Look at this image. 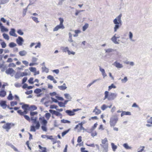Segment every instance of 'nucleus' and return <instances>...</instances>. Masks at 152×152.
Instances as JSON below:
<instances>
[{
    "label": "nucleus",
    "mask_w": 152,
    "mask_h": 152,
    "mask_svg": "<svg viewBox=\"0 0 152 152\" xmlns=\"http://www.w3.org/2000/svg\"><path fill=\"white\" fill-rule=\"evenodd\" d=\"M28 75V73L26 72H21V76L22 77L25 76H27Z\"/></svg>",
    "instance_id": "63"
},
{
    "label": "nucleus",
    "mask_w": 152,
    "mask_h": 152,
    "mask_svg": "<svg viewBox=\"0 0 152 152\" xmlns=\"http://www.w3.org/2000/svg\"><path fill=\"white\" fill-rule=\"evenodd\" d=\"M15 71L12 68H9L5 71V73L8 75H10L11 76H13V75H12V74H14Z\"/></svg>",
    "instance_id": "9"
},
{
    "label": "nucleus",
    "mask_w": 152,
    "mask_h": 152,
    "mask_svg": "<svg viewBox=\"0 0 152 152\" xmlns=\"http://www.w3.org/2000/svg\"><path fill=\"white\" fill-rule=\"evenodd\" d=\"M118 121V118L117 115H113L111 117L110 119V126L114 127Z\"/></svg>",
    "instance_id": "4"
},
{
    "label": "nucleus",
    "mask_w": 152,
    "mask_h": 152,
    "mask_svg": "<svg viewBox=\"0 0 152 152\" xmlns=\"http://www.w3.org/2000/svg\"><path fill=\"white\" fill-rule=\"evenodd\" d=\"M39 151L40 152H46V148L45 147H42L40 145H39Z\"/></svg>",
    "instance_id": "21"
},
{
    "label": "nucleus",
    "mask_w": 152,
    "mask_h": 152,
    "mask_svg": "<svg viewBox=\"0 0 152 152\" xmlns=\"http://www.w3.org/2000/svg\"><path fill=\"white\" fill-rule=\"evenodd\" d=\"M97 106H96L93 112V113L95 112V114L97 115H99L101 113V111L100 110L97 109Z\"/></svg>",
    "instance_id": "16"
},
{
    "label": "nucleus",
    "mask_w": 152,
    "mask_h": 152,
    "mask_svg": "<svg viewBox=\"0 0 152 152\" xmlns=\"http://www.w3.org/2000/svg\"><path fill=\"white\" fill-rule=\"evenodd\" d=\"M1 45L2 47L3 48H5L6 46V44L4 42H1Z\"/></svg>",
    "instance_id": "62"
},
{
    "label": "nucleus",
    "mask_w": 152,
    "mask_h": 152,
    "mask_svg": "<svg viewBox=\"0 0 152 152\" xmlns=\"http://www.w3.org/2000/svg\"><path fill=\"white\" fill-rule=\"evenodd\" d=\"M79 109H74L72 110H67L65 112L67 115L69 116H73L75 114V112L80 110Z\"/></svg>",
    "instance_id": "7"
},
{
    "label": "nucleus",
    "mask_w": 152,
    "mask_h": 152,
    "mask_svg": "<svg viewBox=\"0 0 152 152\" xmlns=\"http://www.w3.org/2000/svg\"><path fill=\"white\" fill-rule=\"evenodd\" d=\"M30 115L32 117H33L34 115L37 114V113L36 112H31L30 113Z\"/></svg>",
    "instance_id": "60"
},
{
    "label": "nucleus",
    "mask_w": 152,
    "mask_h": 152,
    "mask_svg": "<svg viewBox=\"0 0 152 152\" xmlns=\"http://www.w3.org/2000/svg\"><path fill=\"white\" fill-rule=\"evenodd\" d=\"M123 147L126 149H131L132 148L131 147L129 146L127 143H125L123 145Z\"/></svg>",
    "instance_id": "26"
},
{
    "label": "nucleus",
    "mask_w": 152,
    "mask_h": 152,
    "mask_svg": "<svg viewBox=\"0 0 152 152\" xmlns=\"http://www.w3.org/2000/svg\"><path fill=\"white\" fill-rule=\"evenodd\" d=\"M17 33L20 35H22L23 34V32L20 29H19L17 31Z\"/></svg>",
    "instance_id": "58"
},
{
    "label": "nucleus",
    "mask_w": 152,
    "mask_h": 152,
    "mask_svg": "<svg viewBox=\"0 0 152 152\" xmlns=\"http://www.w3.org/2000/svg\"><path fill=\"white\" fill-rule=\"evenodd\" d=\"M21 72H17L15 75V77L16 79H18L21 77Z\"/></svg>",
    "instance_id": "27"
},
{
    "label": "nucleus",
    "mask_w": 152,
    "mask_h": 152,
    "mask_svg": "<svg viewBox=\"0 0 152 152\" xmlns=\"http://www.w3.org/2000/svg\"><path fill=\"white\" fill-rule=\"evenodd\" d=\"M147 122L148 123H150L152 124V117H151L149 119L147 120Z\"/></svg>",
    "instance_id": "64"
},
{
    "label": "nucleus",
    "mask_w": 152,
    "mask_h": 152,
    "mask_svg": "<svg viewBox=\"0 0 152 152\" xmlns=\"http://www.w3.org/2000/svg\"><path fill=\"white\" fill-rule=\"evenodd\" d=\"M42 70L43 72H45L46 73L48 72L49 71L48 69L45 66L42 67Z\"/></svg>",
    "instance_id": "44"
},
{
    "label": "nucleus",
    "mask_w": 152,
    "mask_h": 152,
    "mask_svg": "<svg viewBox=\"0 0 152 152\" xmlns=\"http://www.w3.org/2000/svg\"><path fill=\"white\" fill-rule=\"evenodd\" d=\"M89 25L88 23H86L83 27V31H85L88 27Z\"/></svg>",
    "instance_id": "32"
},
{
    "label": "nucleus",
    "mask_w": 152,
    "mask_h": 152,
    "mask_svg": "<svg viewBox=\"0 0 152 152\" xmlns=\"http://www.w3.org/2000/svg\"><path fill=\"white\" fill-rule=\"evenodd\" d=\"M41 129L44 131L46 132L47 131L46 126H41Z\"/></svg>",
    "instance_id": "53"
},
{
    "label": "nucleus",
    "mask_w": 152,
    "mask_h": 152,
    "mask_svg": "<svg viewBox=\"0 0 152 152\" xmlns=\"http://www.w3.org/2000/svg\"><path fill=\"white\" fill-rule=\"evenodd\" d=\"M37 108L35 105H33L31 106L29 108V110H36Z\"/></svg>",
    "instance_id": "35"
},
{
    "label": "nucleus",
    "mask_w": 152,
    "mask_h": 152,
    "mask_svg": "<svg viewBox=\"0 0 152 152\" xmlns=\"http://www.w3.org/2000/svg\"><path fill=\"white\" fill-rule=\"evenodd\" d=\"M47 121L45 119H43L42 121V126H46Z\"/></svg>",
    "instance_id": "47"
},
{
    "label": "nucleus",
    "mask_w": 152,
    "mask_h": 152,
    "mask_svg": "<svg viewBox=\"0 0 152 152\" xmlns=\"http://www.w3.org/2000/svg\"><path fill=\"white\" fill-rule=\"evenodd\" d=\"M50 116L51 115L49 113H46L45 114V117L48 120L50 118Z\"/></svg>",
    "instance_id": "50"
},
{
    "label": "nucleus",
    "mask_w": 152,
    "mask_h": 152,
    "mask_svg": "<svg viewBox=\"0 0 152 152\" xmlns=\"http://www.w3.org/2000/svg\"><path fill=\"white\" fill-rule=\"evenodd\" d=\"M101 80V78H99L93 80L91 82L89 83L87 86L88 88H89L92 85L97 81H99Z\"/></svg>",
    "instance_id": "13"
},
{
    "label": "nucleus",
    "mask_w": 152,
    "mask_h": 152,
    "mask_svg": "<svg viewBox=\"0 0 152 152\" xmlns=\"http://www.w3.org/2000/svg\"><path fill=\"white\" fill-rule=\"evenodd\" d=\"M116 88V86L114 85L113 84H112L110 86L108 87V91H110L112 88Z\"/></svg>",
    "instance_id": "36"
},
{
    "label": "nucleus",
    "mask_w": 152,
    "mask_h": 152,
    "mask_svg": "<svg viewBox=\"0 0 152 152\" xmlns=\"http://www.w3.org/2000/svg\"><path fill=\"white\" fill-rule=\"evenodd\" d=\"M29 69L31 72L35 73L36 72V69L35 67H30L29 68Z\"/></svg>",
    "instance_id": "33"
},
{
    "label": "nucleus",
    "mask_w": 152,
    "mask_h": 152,
    "mask_svg": "<svg viewBox=\"0 0 152 152\" xmlns=\"http://www.w3.org/2000/svg\"><path fill=\"white\" fill-rule=\"evenodd\" d=\"M61 122L62 123H68L70 124V121L67 120H65L64 119H62L61 120Z\"/></svg>",
    "instance_id": "40"
},
{
    "label": "nucleus",
    "mask_w": 152,
    "mask_h": 152,
    "mask_svg": "<svg viewBox=\"0 0 152 152\" xmlns=\"http://www.w3.org/2000/svg\"><path fill=\"white\" fill-rule=\"evenodd\" d=\"M29 3L28 4V6L27 7V8H28V7L31 5H32L34 3V1L33 0H29Z\"/></svg>",
    "instance_id": "57"
},
{
    "label": "nucleus",
    "mask_w": 152,
    "mask_h": 152,
    "mask_svg": "<svg viewBox=\"0 0 152 152\" xmlns=\"http://www.w3.org/2000/svg\"><path fill=\"white\" fill-rule=\"evenodd\" d=\"M10 93L7 97V99L9 100H12L13 99V96L11 93V91H10Z\"/></svg>",
    "instance_id": "45"
},
{
    "label": "nucleus",
    "mask_w": 152,
    "mask_h": 152,
    "mask_svg": "<svg viewBox=\"0 0 152 152\" xmlns=\"http://www.w3.org/2000/svg\"><path fill=\"white\" fill-rule=\"evenodd\" d=\"M17 104V102H11L10 103V105L11 106H13Z\"/></svg>",
    "instance_id": "61"
},
{
    "label": "nucleus",
    "mask_w": 152,
    "mask_h": 152,
    "mask_svg": "<svg viewBox=\"0 0 152 152\" xmlns=\"http://www.w3.org/2000/svg\"><path fill=\"white\" fill-rule=\"evenodd\" d=\"M61 49L62 51L64 52H68L69 50V48L67 47H62L61 48Z\"/></svg>",
    "instance_id": "25"
},
{
    "label": "nucleus",
    "mask_w": 152,
    "mask_h": 152,
    "mask_svg": "<svg viewBox=\"0 0 152 152\" xmlns=\"http://www.w3.org/2000/svg\"><path fill=\"white\" fill-rule=\"evenodd\" d=\"M37 117H31L32 123L34 124H36V125L34 126V124H33L31 126L30 131L35 132L36 129L38 130L39 129L40 125L39 121L37 120Z\"/></svg>",
    "instance_id": "1"
},
{
    "label": "nucleus",
    "mask_w": 152,
    "mask_h": 152,
    "mask_svg": "<svg viewBox=\"0 0 152 152\" xmlns=\"http://www.w3.org/2000/svg\"><path fill=\"white\" fill-rule=\"evenodd\" d=\"M24 41L23 38L20 36L16 39V42L19 46H22Z\"/></svg>",
    "instance_id": "8"
},
{
    "label": "nucleus",
    "mask_w": 152,
    "mask_h": 152,
    "mask_svg": "<svg viewBox=\"0 0 152 152\" xmlns=\"http://www.w3.org/2000/svg\"><path fill=\"white\" fill-rule=\"evenodd\" d=\"M0 28L1 29V31L2 32L4 31L7 32L8 31V29L5 28L4 26H1L0 27Z\"/></svg>",
    "instance_id": "30"
},
{
    "label": "nucleus",
    "mask_w": 152,
    "mask_h": 152,
    "mask_svg": "<svg viewBox=\"0 0 152 152\" xmlns=\"http://www.w3.org/2000/svg\"><path fill=\"white\" fill-rule=\"evenodd\" d=\"M145 148L144 146H140L137 149V152H142Z\"/></svg>",
    "instance_id": "28"
},
{
    "label": "nucleus",
    "mask_w": 152,
    "mask_h": 152,
    "mask_svg": "<svg viewBox=\"0 0 152 152\" xmlns=\"http://www.w3.org/2000/svg\"><path fill=\"white\" fill-rule=\"evenodd\" d=\"M16 45V44L13 42H11L9 44V46L11 48H13Z\"/></svg>",
    "instance_id": "34"
},
{
    "label": "nucleus",
    "mask_w": 152,
    "mask_h": 152,
    "mask_svg": "<svg viewBox=\"0 0 152 152\" xmlns=\"http://www.w3.org/2000/svg\"><path fill=\"white\" fill-rule=\"evenodd\" d=\"M101 146L103 148L102 150V152H107L108 151V146L107 145V144H106L105 145H101Z\"/></svg>",
    "instance_id": "17"
},
{
    "label": "nucleus",
    "mask_w": 152,
    "mask_h": 152,
    "mask_svg": "<svg viewBox=\"0 0 152 152\" xmlns=\"http://www.w3.org/2000/svg\"><path fill=\"white\" fill-rule=\"evenodd\" d=\"M58 20L60 22V24L59 25L57 26L54 28L53 29V31H57L60 29H64L65 28V27L63 24V23L64 21L63 19L61 18H58Z\"/></svg>",
    "instance_id": "5"
},
{
    "label": "nucleus",
    "mask_w": 152,
    "mask_h": 152,
    "mask_svg": "<svg viewBox=\"0 0 152 152\" xmlns=\"http://www.w3.org/2000/svg\"><path fill=\"white\" fill-rule=\"evenodd\" d=\"M19 54L20 56H26L27 54V52L25 50H23L20 51Z\"/></svg>",
    "instance_id": "22"
},
{
    "label": "nucleus",
    "mask_w": 152,
    "mask_h": 152,
    "mask_svg": "<svg viewBox=\"0 0 152 152\" xmlns=\"http://www.w3.org/2000/svg\"><path fill=\"white\" fill-rule=\"evenodd\" d=\"M113 65L118 68H122L123 67L122 64L118 62L117 61L115 62L113 64Z\"/></svg>",
    "instance_id": "10"
},
{
    "label": "nucleus",
    "mask_w": 152,
    "mask_h": 152,
    "mask_svg": "<svg viewBox=\"0 0 152 152\" xmlns=\"http://www.w3.org/2000/svg\"><path fill=\"white\" fill-rule=\"evenodd\" d=\"M122 16V15L121 14L113 20V23L115 24L114 27V32L117 31V30L122 25V22L121 20Z\"/></svg>",
    "instance_id": "2"
},
{
    "label": "nucleus",
    "mask_w": 152,
    "mask_h": 152,
    "mask_svg": "<svg viewBox=\"0 0 152 152\" xmlns=\"http://www.w3.org/2000/svg\"><path fill=\"white\" fill-rule=\"evenodd\" d=\"M111 144V146H112V148L113 149V151H115V150L117 148V146L116 145H115L114 143H112Z\"/></svg>",
    "instance_id": "42"
},
{
    "label": "nucleus",
    "mask_w": 152,
    "mask_h": 152,
    "mask_svg": "<svg viewBox=\"0 0 152 152\" xmlns=\"http://www.w3.org/2000/svg\"><path fill=\"white\" fill-rule=\"evenodd\" d=\"M42 90L39 88H37L34 91V93L36 94H39L41 92Z\"/></svg>",
    "instance_id": "41"
},
{
    "label": "nucleus",
    "mask_w": 152,
    "mask_h": 152,
    "mask_svg": "<svg viewBox=\"0 0 152 152\" xmlns=\"http://www.w3.org/2000/svg\"><path fill=\"white\" fill-rule=\"evenodd\" d=\"M3 36L4 37V38L6 39H7V40H9V36L5 33H4L3 34Z\"/></svg>",
    "instance_id": "43"
},
{
    "label": "nucleus",
    "mask_w": 152,
    "mask_h": 152,
    "mask_svg": "<svg viewBox=\"0 0 152 152\" xmlns=\"http://www.w3.org/2000/svg\"><path fill=\"white\" fill-rule=\"evenodd\" d=\"M6 144L7 145L10 146L16 152H19L18 149L9 142H7Z\"/></svg>",
    "instance_id": "11"
},
{
    "label": "nucleus",
    "mask_w": 152,
    "mask_h": 152,
    "mask_svg": "<svg viewBox=\"0 0 152 152\" xmlns=\"http://www.w3.org/2000/svg\"><path fill=\"white\" fill-rule=\"evenodd\" d=\"M115 34L111 39V40L115 44H118L119 43L117 41V37L115 36Z\"/></svg>",
    "instance_id": "20"
},
{
    "label": "nucleus",
    "mask_w": 152,
    "mask_h": 152,
    "mask_svg": "<svg viewBox=\"0 0 152 152\" xmlns=\"http://www.w3.org/2000/svg\"><path fill=\"white\" fill-rule=\"evenodd\" d=\"M70 130V129H69L68 130H66L65 131L63 132H62L61 134L62 136L64 137L65 135L67 133H68L69 131Z\"/></svg>",
    "instance_id": "39"
},
{
    "label": "nucleus",
    "mask_w": 152,
    "mask_h": 152,
    "mask_svg": "<svg viewBox=\"0 0 152 152\" xmlns=\"http://www.w3.org/2000/svg\"><path fill=\"white\" fill-rule=\"evenodd\" d=\"M64 95L65 98L66 99H69V101H70L72 97L71 96L69 95V94H65Z\"/></svg>",
    "instance_id": "29"
},
{
    "label": "nucleus",
    "mask_w": 152,
    "mask_h": 152,
    "mask_svg": "<svg viewBox=\"0 0 152 152\" xmlns=\"http://www.w3.org/2000/svg\"><path fill=\"white\" fill-rule=\"evenodd\" d=\"M0 105L3 108L5 109L7 106L6 104V102L4 101H2L0 103Z\"/></svg>",
    "instance_id": "14"
},
{
    "label": "nucleus",
    "mask_w": 152,
    "mask_h": 152,
    "mask_svg": "<svg viewBox=\"0 0 152 152\" xmlns=\"http://www.w3.org/2000/svg\"><path fill=\"white\" fill-rule=\"evenodd\" d=\"M102 144H100V145H105L106 144H107V145L108 146V141L106 138H105L104 139L102 140Z\"/></svg>",
    "instance_id": "18"
},
{
    "label": "nucleus",
    "mask_w": 152,
    "mask_h": 152,
    "mask_svg": "<svg viewBox=\"0 0 152 152\" xmlns=\"http://www.w3.org/2000/svg\"><path fill=\"white\" fill-rule=\"evenodd\" d=\"M9 34L11 36L15 37H17V35L15 33V30L14 28H11V31L9 32Z\"/></svg>",
    "instance_id": "12"
},
{
    "label": "nucleus",
    "mask_w": 152,
    "mask_h": 152,
    "mask_svg": "<svg viewBox=\"0 0 152 152\" xmlns=\"http://www.w3.org/2000/svg\"><path fill=\"white\" fill-rule=\"evenodd\" d=\"M47 78L51 81L54 80V79L53 77L51 75H48L47 77Z\"/></svg>",
    "instance_id": "51"
},
{
    "label": "nucleus",
    "mask_w": 152,
    "mask_h": 152,
    "mask_svg": "<svg viewBox=\"0 0 152 152\" xmlns=\"http://www.w3.org/2000/svg\"><path fill=\"white\" fill-rule=\"evenodd\" d=\"M109 92L106 91L104 92V97L103 99L104 100L107 99L108 100H113L115 99L117 96V94L115 93H111L109 96Z\"/></svg>",
    "instance_id": "3"
},
{
    "label": "nucleus",
    "mask_w": 152,
    "mask_h": 152,
    "mask_svg": "<svg viewBox=\"0 0 152 152\" xmlns=\"http://www.w3.org/2000/svg\"><path fill=\"white\" fill-rule=\"evenodd\" d=\"M55 115L57 116H61L60 118H61L62 117V114L59 112H58L56 111L55 114Z\"/></svg>",
    "instance_id": "49"
},
{
    "label": "nucleus",
    "mask_w": 152,
    "mask_h": 152,
    "mask_svg": "<svg viewBox=\"0 0 152 152\" xmlns=\"http://www.w3.org/2000/svg\"><path fill=\"white\" fill-rule=\"evenodd\" d=\"M105 51L106 53H109L114 51V50L113 49L110 48L105 50Z\"/></svg>",
    "instance_id": "37"
},
{
    "label": "nucleus",
    "mask_w": 152,
    "mask_h": 152,
    "mask_svg": "<svg viewBox=\"0 0 152 152\" xmlns=\"http://www.w3.org/2000/svg\"><path fill=\"white\" fill-rule=\"evenodd\" d=\"M129 38L131 41H133V42L134 41V40L132 39L133 35L131 31H130L129 32Z\"/></svg>",
    "instance_id": "31"
},
{
    "label": "nucleus",
    "mask_w": 152,
    "mask_h": 152,
    "mask_svg": "<svg viewBox=\"0 0 152 152\" xmlns=\"http://www.w3.org/2000/svg\"><path fill=\"white\" fill-rule=\"evenodd\" d=\"M131 113L129 112L123 111L121 114V116L122 117L124 115H131Z\"/></svg>",
    "instance_id": "24"
},
{
    "label": "nucleus",
    "mask_w": 152,
    "mask_h": 152,
    "mask_svg": "<svg viewBox=\"0 0 152 152\" xmlns=\"http://www.w3.org/2000/svg\"><path fill=\"white\" fill-rule=\"evenodd\" d=\"M14 124L7 123L4 125L3 126V128L6 129V131L8 132L11 128V127L14 126Z\"/></svg>",
    "instance_id": "6"
},
{
    "label": "nucleus",
    "mask_w": 152,
    "mask_h": 152,
    "mask_svg": "<svg viewBox=\"0 0 152 152\" xmlns=\"http://www.w3.org/2000/svg\"><path fill=\"white\" fill-rule=\"evenodd\" d=\"M27 9H28V8H27V7L26 8L23 9V16H24L26 15V12L27 10Z\"/></svg>",
    "instance_id": "56"
},
{
    "label": "nucleus",
    "mask_w": 152,
    "mask_h": 152,
    "mask_svg": "<svg viewBox=\"0 0 152 152\" xmlns=\"http://www.w3.org/2000/svg\"><path fill=\"white\" fill-rule=\"evenodd\" d=\"M1 4H4L9 1L8 0H0Z\"/></svg>",
    "instance_id": "52"
},
{
    "label": "nucleus",
    "mask_w": 152,
    "mask_h": 152,
    "mask_svg": "<svg viewBox=\"0 0 152 152\" xmlns=\"http://www.w3.org/2000/svg\"><path fill=\"white\" fill-rule=\"evenodd\" d=\"M31 18H32V19L36 23H38L39 22V21L38 20V18L33 16H31Z\"/></svg>",
    "instance_id": "38"
},
{
    "label": "nucleus",
    "mask_w": 152,
    "mask_h": 152,
    "mask_svg": "<svg viewBox=\"0 0 152 152\" xmlns=\"http://www.w3.org/2000/svg\"><path fill=\"white\" fill-rule=\"evenodd\" d=\"M107 107H108V106H107L106 105H105V104H104L101 107V109L102 110H104L105 109L107 108Z\"/></svg>",
    "instance_id": "48"
},
{
    "label": "nucleus",
    "mask_w": 152,
    "mask_h": 152,
    "mask_svg": "<svg viewBox=\"0 0 152 152\" xmlns=\"http://www.w3.org/2000/svg\"><path fill=\"white\" fill-rule=\"evenodd\" d=\"M127 80H128V79L127 78V77H125L124 79H122L121 80V81L123 83H126V82L127 81Z\"/></svg>",
    "instance_id": "59"
},
{
    "label": "nucleus",
    "mask_w": 152,
    "mask_h": 152,
    "mask_svg": "<svg viewBox=\"0 0 152 152\" xmlns=\"http://www.w3.org/2000/svg\"><path fill=\"white\" fill-rule=\"evenodd\" d=\"M41 47V44L40 42H39L37 43V44L35 47V48L36 49L37 48H40Z\"/></svg>",
    "instance_id": "54"
},
{
    "label": "nucleus",
    "mask_w": 152,
    "mask_h": 152,
    "mask_svg": "<svg viewBox=\"0 0 152 152\" xmlns=\"http://www.w3.org/2000/svg\"><path fill=\"white\" fill-rule=\"evenodd\" d=\"M58 104L59 106L60 107H65V106L64 105L63 103L62 102H58Z\"/></svg>",
    "instance_id": "55"
},
{
    "label": "nucleus",
    "mask_w": 152,
    "mask_h": 152,
    "mask_svg": "<svg viewBox=\"0 0 152 152\" xmlns=\"http://www.w3.org/2000/svg\"><path fill=\"white\" fill-rule=\"evenodd\" d=\"M6 95V92L4 90H1L0 91V96L4 97Z\"/></svg>",
    "instance_id": "23"
},
{
    "label": "nucleus",
    "mask_w": 152,
    "mask_h": 152,
    "mask_svg": "<svg viewBox=\"0 0 152 152\" xmlns=\"http://www.w3.org/2000/svg\"><path fill=\"white\" fill-rule=\"evenodd\" d=\"M98 124L97 123H95L94 126L90 129L88 130V131H87L89 133H91L96 128Z\"/></svg>",
    "instance_id": "19"
},
{
    "label": "nucleus",
    "mask_w": 152,
    "mask_h": 152,
    "mask_svg": "<svg viewBox=\"0 0 152 152\" xmlns=\"http://www.w3.org/2000/svg\"><path fill=\"white\" fill-rule=\"evenodd\" d=\"M29 106L28 104H25L22 106V108L24 110H28L27 108Z\"/></svg>",
    "instance_id": "46"
},
{
    "label": "nucleus",
    "mask_w": 152,
    "mask_h": 152,
    "mask_svg": "<svg viewBox=\"0 0 152 152\" xmlns=\"http://www.w3.org/2000/svg\"><path fill=\"white\" fill-rule=\"evenodd\" d=\"M66 85L65 83H64L63 85L58 86V88L61 90H64L66 89L67 87L66 86Z\"/></svg>",
    "instance_id": "15"
}]
</instances>
